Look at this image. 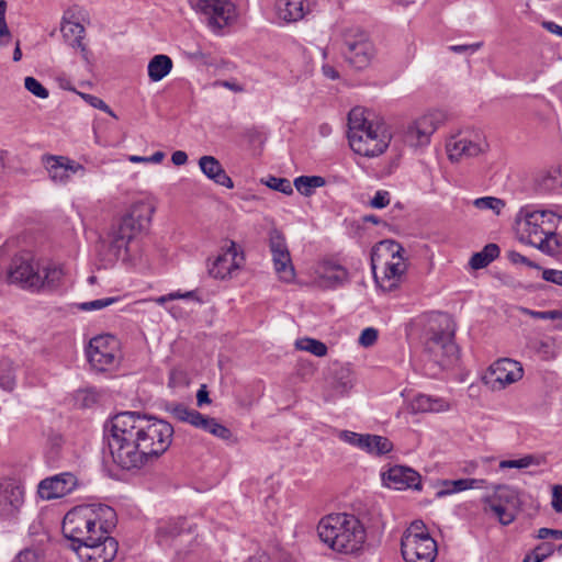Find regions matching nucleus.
Here are the masks:
<instances>
[{"label": "nucleus", "instance_id": "obj_1", "mask_svg": "<svg viewBox=\"0 0 562 562\" xmlns=\"http://www.w3.org/2000/svg\"><path fill=\"white\" fill-rule=\"evenodd\" d=\"M173 427L162 419L137 412L116 414L104 425V439L115 464L140 469L164 454L172 442Z\"/></svg>", "mask_w": 562, "mask_h": 562}, {"label": "nucleus", "instance_id": "obj_2", "mask_svg": "<svg viewBox=\"0 0 562 562\" xmlns=\"http://www.w3.org/2000/svg\"><path fill=\"white\" fill-rule=\"evenodd\" d=\"M116 525L114 509L104 504H88L71 508L64 517L61 531L70 549L100 540Z\"/></svg>", "mask_w": 562, "mask_h": 562}, {"label": "nucleus", "instance_id": "obj_3", "mask_svg": "<svg viewBox=\"0 0 562 562\" xmlns=\"http://www.w3.org/2000/svg\"><path fill=\"white\" fill-rule=\"evenodd\" d=\"M317 533L322 542L342 554L357 553L367 539L362 522L356 516L346 513L323 517L317 525Z\"/></svg>", "mask_w": 562, "mask_h": 562}, {"label": "nucleus", "instance_id": "obj_4", "mask_svg": "<svg viewBox=\"0 0 562 562\" xmlns=\"http://www.w3.org/2000/svg\"><path fill=\"white\" fill-rule=\"evenodd\" d=\"M562 225V216L551 211L522 207L518 213L520 240L543 252L552 254L561 247L558 240V228Z\"/></svg>", "mask_w": 562, "mask_h": 562}, {"label": "nucleus", "instance_id": "obj_5", "mask_svg": "<svg viewBox=\"0 0 562 562\" xmlns=\"http://www.w3.org/2000/svg\"><path fill=\"white\" fill-rule=\"evenodd\" d=\"M339 37V52L349 67L367 69L376 54L370 35L359 26H349L341 30Z\"/></svg>", "mask_w": 562, "mask_h": 562}, {"label": "nucleus", "instance_id": "obj_6", "mask_svg": "<svg viewBox=\"0 0 562 562\" xmlns=\"http://www.w3.org/2000/svg\"><path fill=\"white\" fill-rule=\"evenodd\" d=\"M154 212L150 203L140 201L134 203L122 216L110 234V247L117 256L122 250H127L130 241L150 223Z\"/></svg>", "mask_w": 562, "mask_h": 562}, {"label": "nucleus", "instance_id": "obj_7", "mask_svg": "<svg viewBox=\"0 0 562 562\" xmlns=\"http://www.w3.org/2000/svg\"><path fill=\"white\" fill-rule=\"evenodd\" d=\"M401 552L405 562H434L438 553L437 542L423 520H414L403 532Z\"/></svg>", "mask_w": 562, "mask_h": 562}, {"label": "nucleus", "instance_id": "obj_8", "mask_svg": "<svg viewBox=\"0 0 562 562\" xmlns=\"http://www.w3.org/2000/svg\"><path fill=\"white\" fill-rule=\"evenodd\" d=\"M445 326L432 330L426 341V350L434 357V361L441 366H450L458 359L459 349L456 345L454 325L449 317L443 319Z\"/></svg>", "mask_w": 562, "mask_h": 562}, {"label": "nucleus", "instance_id": "obj_9", "mask_svg": "<svg viewBox=\"0 0 562 562\" xmlns=\"http://www.w3.org/2000/svg\"><path fill=\"white\" fill-rule=\"evenodd\" d=\"M485 136L479 131H461L446 143V150L451 161L476 157L487 149Z\"/></svg>", "mask_w": 562, "mask_h": 562}, {"label": "nucleus", "instance_id": "obj_10", "mask_svg": "<svg viewBox=\"0 0 562 562\" xmlns=\"http://www.w3.org/2000/svg\"><path fill=\"white\" fill-rule=\"evenodd\" d=\"M391 135L387 133L384 124L375 123L368 127L362 134L352 137L349 140L351 149L364 157H375L383 154L389 147Z\"/></svg>", "mask_w": 562, "mask_h": 562}, {"label": "nucleus", "instance_id": "obj_11", "mask_svg": "<svg viewBox=\"0 0 562 562\" xmlns=\"http://www.w3.org/2000/svg\"><path fill=\"white\" fill-rule=\"evenodd\" d=\"M445 112L436 110L412 122L404 132V140L412 147L429 144L430 136L446 121Z\"/></svg>", "mask_w": 562, "mask_h": 562}, {"label": "nucleus", "instance_id": "obj_12", "mask_svg": "<svg viewBox=\"0 0 562 562\" xmlns=\"http://www.w3.org/2000/svg\"><path fill=\"white\" fill-rule=\"evenodd\" d=\"M87 357L91 367L100 372L110 370L116 364V341L111 335L92 338L87 348Z\"/></svg>", "mask_w": 562, "mask_h": 562}, {"label": "nucleus", "instance_id": "obj_13", "mask_svg": "<svg viewBox=\"0 0 562 562\" xmlns=\"http://www.w3.org/2000/svg\"><path fill=\"white\" fill-rule=\"evenodd\" d=\"M269 248L272 255L274 270L280 280L292 282L295 278V270L292 265L291 255L284 235L277 228L269 233Z\"/></svg>", "mask_w": 562, "mask_h": 562}, {"label": "nucleus", "instance_id": "obj_14", "mask_svg": "<svg viewBox=\"0 0 562 562\" xmlns=\"http://www.w3.org/2000/svg\"><path fill=\"white\" fill-rule=\"evenodd\" d=\"M194 8L206 16L214 31L222 30L235 19V5L229 0H199Z\"/></svg>", "mask_w": 562, "mask_h": 562}, {"label": "nucleus", "instance_id": "obj_15", "mask_svg": "<svg viewBox=\"0 0 562 562\" xmlns=\"http://www.w3.org/2000/svg\"><path fill=\"white\" fill-rule=\"evenodd\" d=\"M524 375L521 364L513 359L503 358L495 361L485 375V382L493 390H503L509 384L519 381Z\"/></svg>", "mask_w": 562, "mask_h": 562}, {"label": "nucleus", "instance_id": "obj_16", "mask_svg": "<svg viewBox=\"0 0 562 562\" xmlns=\"http://www.w3.org/2000/svg\"><path fill=\"white\" fill-rule=\"evenodd\" d=\"M41 160L49 179L56 184L68 183L71 175L83 176L86 173V168L81 164L66 156L46 154L42 156Z\"/></svg>", "mask_w": 562, "mask_h": 562}, {"label": "nucleus", "instance_id": "obj_17", "mask_svg": "<svg viewBox=\"0 0 562 562\" xmlns=\"http://www.w3.org/2000/svg\"><path fill=\"white\" fill-rule=\"evenodd\" d=\"M8 278L11 283H18L24 289L40 290L42 273L38 266H34L29 258L16 256L12 259Z\"/></svg>", "mask_w": 562, "mask_h": 562}, {"label": "nucleus", "instance_id": "obj_18", "mask_svg": "<svg viewBox=\"0 0 562 562\" xmlns=\"http://www.w3.org/2000/svg\"><path fill=\"white\" fill-rule=\"evenodd\" d=\"M245 262L243 250H238L235 241L229 240L222 248V252L209 266V273L215 279H225L231 277L234 271L240 269Z\"/></svg>", "mask_w": 562, "mask_h": 562}, {"label": "nucleus", "instance_id": "obj_19", "mask_svg": "<svg viewBox=\"0 0 562 562\" xmlns=\"http://www.w3.org/2000/svg\"><path fill=\"white\" fill-rule=\"evenodd\" d=\"M119 543L105 532L100 540H92L90 543L77 546L75 551L81 562H111L117 554Z\"/></svg>", "mask_w": 562, "mask_h": 562}, {"label": "nucleus", "instance_id": "obj_20", "mask_svg": "<svg viewBox=\"0 0 562 562\" xmlns=\"http://www.w3.org/2000/svg\"><path fill=\"white\" fill-rule=\"evenodd\" d=\"M339 438L370 454L383 456L392 451L393 443L383 436L371 434H357L350 430H341Z\"/></svg>", "mask_w": 562, "mask_h": 562}, {"label": "nucleus", "instance_id": "obj_21", "mask_svg": "<svg viewBox=\"0 0 562 562\" xmlns=\"http://www.w3.org/2000/svg\"><path fill=\"white\" fill-rule=\"evenodd\" d=\"M403 251V247L394 241V240H383L380 241L373 249L371 254L372 260V269H375V261L385 255H390L392 259H396V261H386L384 263V274L387 279H394L400 277L404 272V263L402 262L401 252Z\"/></svg>", "mask_w": 562, "mask_h": 562}, {"label": "nucleus", "instance_id": "obj_22", "mask_svg": "<svg viewBox=\"0 0 562 562\" xmlns=\"http://www.w3.org/2000/svg\"><path fill=\"white\" fill-rule=\"evenodd\" d=\"M24 503V490L13 480L0 482V518H13Z\"/></svg>", "mask_w": 562, "mask_h": 562}, {"label": "nucleus", "instance_id": "obj_23", "mask_svg": "<svg viewBox=\"0 0 562 562\" xmlns=\"http://www.w3.org/2000/svg\"><path fill=\"white\" fill-rule=\"evenodd\" d=\"M77 483V477L72 473L64 472L42 480L37 492L43 499L60 498L71 493L76 488Z\"/></svg>", "mask_w": 562, "mask_h": 562}, {"label": "nucleus", "instance_id": "obj_24", "mask_svg": "<svg viewBox=\"0 0 562 562\" xmlns=\"http://www.w3.org/2000/svg\"><path fill=\"white\" fill-rule=\"evenodd\" d=\"M383 481L387 487L398 491L406 488H422L419 473L404 465H394L390 468L389 471L383 474Z\"/></svg>", "mask_w": 562, "mask_h": 562}, {"label": "nucleus", "instance_id": "obj_25", "mask_svg": "<svg viewBox=\"0 0 562 562\" xmlns=\"http://www.w3.org/2000/svg\"><path fill=\"white\" fill-rule=\"evenodd\" d=\"M276 11L283 22L294 23L302 20L310 12V8L305 0H279Z\"/></svg>", "mask_w": 562, "mask_h": 562}, {"label": "nucleus", "instance_id": "obj_26", "mask_svg": "<svg viewBox=\"0 0 562 562\" xmlns=\"http://www.w3.org/2000/svg\"><path fill=\"white\" fill-rule=\"evenodd\" d=\"M202 172L216 184L227 189L234 188V182L226 173L220 161L213 156H202L199 160Z\"/></svg>", "mask_w": 562, "mask_h": 562}, {"label": "nucleus", "instance_id": "obj_27", "mask_svg": "<svg viewBox=\"0 0 562 562\" xmlns=\"http://www.w3.org/2000/svg\"><path fill=\"white\" fill-rule=\"evenodd\" d=\"M318 283L325 288H336L348 281L349 273L342 266L326 261L324 262L318 272Z\"/></svg>", "mask_w": 562, "mask_h": 562}, {"label": "nucleus", "instance_id": "obj_28", "mask_svg": "<svg viewBox=\"0 0 562 562\" xmlns=\"http://www.w3.org/2000/svg\"><path fill=\"white\" fill-rule=\"evenodd\" d=\"M186 518L179 517L159 522L156 538L160 546H171L173 540L186 530Z\"/></svg>", "mask_w": 562, "mask_h": 562}, {"label": "nucleus", "instance_id": "obj_29", "mask_svg": "<svg viewBox=\"0 0 562 562\" xmlns=\"http://www.w3.org/2000/svg\"><path fill=\"white\" fill-rule=\"evenodd\" d=\"M61 33L74 48L80 49L83 59L88 60V49L83 43L86 34L83 25L78 22L64 21L61 23Z\"/></svg>", "mask_w": 562, "mask_h": 562}, {"label": "nucleus", "instance_id": "obj_30", "mask_svg": "<svg viewBox=\"0 0 562 562\" xmlns=\"http://www.w3.org/2000/svg\"><path fill=\"white\" fill-rule=\"evenodd\" d=\"M173 66L172 59L164 54L155 55L148 63L147 71L151 81L162 80L171 71Z\"/></svg>", "mask_w": 562, "mask_h": 562}, {"label": "nucleus", "instance_id": "obj_31", "mask_svg": "<svg viewBox=\"0 0 562 562\" xmlns=\"http://www.w3.org/2000/svg\"><path fill=\"white\" fill-rule=\"evenodd\" d=\"M411 406L414 412H443L449 408L448 402L443 398L426 394L416 395L413 398Z\"/></svg>", "mask_w": 562, "mask_h": 562}, {"label": "nucleus", "instance_id": "obj_32", "mask_svg": "<svg viewBox=\"0 0 562 562\" xmlns=\"http://www.w3.org/2000/svg\"><path fill=\"white\" fill-rule=\"evenodd\" d=\"M486 481L482 479H459L454 481H443V490L437 492L438 497L445 495L462 492L470 488H483L485 487Z\"/></svg>", "mask_w": 562, "mask_h": 562}, {"label": "nucleus", "instance_id": "obj_33", "mask_svg": "<svg viewBox=\"0 0 562 562\" xmlns=\"http://www.w3.org/2000/svg\"><path fill=\"white\" fill-rule=\"evenodd\" d=\"M482 502L484 504V513H493L503 526H508L516 519V510L487 497H483Z\"/></svg>", "mask_w": 562, "mask_h": 562}, {"label": "nucleus", "instance_id": "obj_34", "mask_svg": "<svg viewBox=\"0 0 562 562\" xmlns=\"http://www.w3.org/2000/svg\"><path fill=\"white\" fill-rule=\"evenodd\" d=\"M375 123L369 122L364 116V112L360 108L352 109L348 114V140L362 134L368 127L374 126Z\"/></svg>", "mask_w": 562, "mask_h": 562}, {"label": "nucleus", "instance_id": "obj_35", "mask_svg": "<svg viewBox=\"0 0 562 562\" xmlns=\"http://www.w3.org/2000/svg\"><path fill=\"white\" fill-rule=\"evenodd\" d=\"M18 366L9 358H0V389L12 392L16 385Z\"/></svg>", "mask_w": 562, "mask_h": 562}, {"label": "nucleus", "instance_id": "obj_36", "mask_svg": "<svg viewBox=\"0 0 562 562\" xmlns=\"http://www.w3.org/2000/svg\"><path fill=\"white\" fill-rule=\"evenodd\" d=\"M490 499H494L501 505H505L514 510L519 505L518 492L507 485H498L492 495L486 496Z\"/></svg>", "mask_w": 562, "mask_h": 562}, {"label": "nucleus", "instance_id": "obj_37", "mask_svg": "<svg viewBox=\"0 0 562 562\" xmlns=\"http://www.w3.org/2000/svg\"><path fill=\"white\" fill-rule=\"evenodd\" d=\"M498 256L499 247L496 244H487L481 251L472 255L470 266L474 270L485 268Z\"/></svg>", "mask_w": 562, "mask_h": 562}, {"label": "nucleus", "instance_id": "obj_38", "mask_svg": "<svg viewBox=\"0 0 562 562\" xmlns=\"http://www.w3.org/2000/svg\"><path fill=\"white\" fill-rule=\"evenodd\" d=\"M42 284L41 289H55L59 285L64 271L63 268L55 263H47L41 269Z\"/></svg>", "mask_w": 562, "mask_h": 562}, {"label": "nucleus", "instance_id": "obj_39", "mask_svg": "<svg viewBox=\"0 0 562 562\" xmlns=\"http://www.w3.org/2000/svg\"><path fill=\"white\" fill-rule=\"evenodd\" d=\"M536 183L542 192L553 191L562 187V173L558 169L546 171L538 176Z\"/></svg>", "mask_w": 562, "mask_h": 562}, {"label": "nucleus", "instance_id": "obj_40", "mask_svg": "<svg viewBox=\"0 0 562 562\" xmlns=\"http://www.w3.org/2000/svg\"><path fill=\"white\" fill-rule=\"evenodd\" d=\"M171 414L180 422L188 423L195 428H199L202 424L203 414L200 412L189 408L183 404H177L171 408Z\"/></svg>", "mask_w": 562, "mask_h": 562}, {"label": "nucleus", "instance_id": "obj_41", "mask_svg": "<svg viewBox=\"0 0 562 562\" xmlns=\"http://www.w3.org/2000/svg\"><path fill=\"white\" fill-rule=\"evenodd\" d=\"M325 182L321 176H301L294 180L293 184L301 194L310 196L315 188L323 187Z\"/></svg>", "mask_w": 562, "mask_h": 562}, {"label": "nucleus", "instance_id": "obj_42", "mask_svg": "<svg viewBox=\"0 0 562 562\" xmlns=\"http://www.w3.org/2000/svg\"><path fill=\"white\" fill-rule=\"evenodd\" d=\"M199 428L221 439L226 440L232 437V431L226 426L220 424L213 417H207L203 415L202 424H200Z\"/></svg>", "mask_w": 562, "mask_h": 562}, {"label": "nucleus", "instance_id": "obj_43", "mask_svg": "<svg viewBox=\"0 0 562 562\" xmlns=\"http://www.w3.org/2000/svg\"><path fill=\"white\" fill-rule=\"evenodd\" d=\"M295 346L300 350L311 352L316 357H324L327 353V346L314 338H302L296 340Z\"/></svg>", "mask_w": 562, "mask_h": 562}, {"label": "nucleus", "instance_id": "obj_44", "mask_svg": "<svg viewBox=\"0 0 562 562\" xmlns=\"http://www.w3.org/2000/svg\"><path fill=\"white\" fill-rule=\"evenodd\" d=\"M542 459L533 454L525 456L520 459L515 460H503L499 463L501 469H525L530 465H540Z\"/></svg>", "mask_w": 562, "mask_h": 562}, {"label": "nucleus", "instance_id": "obj_45", "mask_svg": "<svg viewBox=\"0 0 562 562\" xmlns=\"http://www.w3.org/2000/svg\"><path fill=\"white\" fill-rule=\"evenodd\" d=\"M473 205L479 210H491L498 215L504 209L505 202L495 196H483L475 199Z\"/></svg>", "mask_w": 562, "mask_h": 562}, {"label": "nucleus", "instance_id": "obj_46", "mask_svg": "<svg viewBox=\"0 0 562 562\" xmlns=\"http://www.w3.org/2000/svg\"><path fill=\"white\" fill-rule=\"evenodd\" d=\"M262 183H265L268 188L279 191L284 194H292V183L286 178H278L274 176H269L265 180L262 179Z\"/></svg>", "mask_w": 562, "mask_h": 562}, {"label": "nucleus", "instance_id": "obj_47", "mask_svg": "<svg viewBox=\"0 0 562 562\" xmlns=\"http://www.w3.org/2000/svg\"><path fill=\"white\" fill-rule=\"evenodd\" d=\"M24 87L32 94L41 99H46L49 94L48 90L34 77H26L24 79Z\"/></svg>", "mask_w": 562, "mask_h": 562}, {"label": "nucleus", "instance_id": "obj_48", "mask_svg": "<svg viewBox=\"0 0 562 562\" xmlns=\"http://www.w3.org/2000/svg\"><path fill=\"white\" fill-rule=\"evenodd\" d=\"M522 314L528 315L532 318L539 319H560L562 318V311H533L527 307H520Z\"/></svg>", "mask_w": 562, "mask_h": 562}, {"label": "nucleus", "instance_id": "obj_49", "mask_svg": "<svg viewBox=\"0 0 562 562\" xmlns=\"http://www.w3.org/2000/svg\"><path fill=\"white\" fill-rule=\"evenodd\" d=\"M177 299H184V300H196L200 302V299L196 296V291H187V292H171L166 295H161L157 299H155V302L159 305H164L165 303L177 300Z\"/></svg>", "mask_w": 562, "mask_h": 562}, {"label": "nucleus", "instance_id": "obj_50", "mask_svg": "<svg viewBox=\"0 0 562 562\" xmlns=\"http://www.w3.org/2000/svg\"><path fill=\"white\" fill-rule=\"evenodd\" d=\"M116 301H117L116 297L98 299V300L80 303L78 305V307H79V310L86 311V312L95 311V310H101V308L108 307Z\"/></svg>", "mask_w": 562, "mask_h": 562}, {"label": "nucleus", "instance_id": "obj_51", "mask_svg": "<svg viewBox=\"0 0 562 562\" xmlns=\"http://www.w3.org/2000/svg\"><path fill=\"white\" fill-rule=\"evenodd\" d=\"M80 95L91 106L99 109L116 119L115 113L111 110V108L102 99H100L95 95H92V94H88V93H80Z\"/></svg>", "mask_w": 562, "mask_h": 562}, {"label": "nucleus", "instance_id": "obj_52", "mask_svg": "<svg viewBox=\"0 0 562 562\" xmlns=\"http://www.w3.org/2000/svg\"><path fill=\"white\" fill-rule=\"evenodd\" d=\"M378 336V329L373 327H367L361 331L358 341L362 347H371L376 342Z\"/></svg>", "mask_w": 562, "mask_h": 562}, {"label": "nucleus", "instance_id": "obj_53", "mask_svg": "<svg viewBox=\"0 0 562 562\" xmlns=\"http://www.w3.org/2000/svg\"><path fill=\"white\" fill-rule=\"evenodd\" d=\"M391 202L390 192L386 190H379L374 196L370 200L369 205L373 209H384Z\"/></svg>", "mask_w": 562, "mask_h": 562}, {"label": "nucleus", "instance_id": "obj_54", "mask_svg": "<svg viewBox=\"0 0 562 562\" xmlns=\"http://www.w3.org/2000/svg\"><path fill=\"white\" fill-rule=\"evenodd\" d=\"M555 548L552 543L550 542H543L539 546H537L532 552L541 560H546L547 558H549L550 555L553 554Z\"/></svg>", "mask_w": 562, "mask_h": 562}, {"label": "nucleus", "instance_id": "obj_55", "mask_svg": "<svg viewBox=\"0 0 562 562\" xmlns=\"http://www.w3.org/2000/svg\"><path fill=\"white\" fill-rule=\"evenodd\" d=\"M542 279L547 282H551L562 286V270L543 269Z\"/></svg>", "mask_w": 562, "mask_h": 562}, {"label": "nucleus", "instance_id": "obj_56", "mask_svg": "<svg viewBox=\"0 0 562 562\" xmlns=\"http://www.w3.org/2000/svg\"><path fill=\"white\" fill-rule=\"evenodd\" d=\"M551 504L555 512H562V485L553 487Z\"/></svg>", "mask_w": 562, "mask_h": 562}, {"label": "nucleus", "instance_id": "obj_57", "mask_svg": "<svg viewBox=\"0 0 562 562\" xmlns=\"http://www.w3.org/2000/svg\"><path fill=\"white\" fill-rule=\"evenodd\" d=\"M480 47H481V44L480 43H475V44H470V45H451L449 47V49L451 52H454V53H458V54H462V53H468V52L474 53Z\"/></svg>", "mask_w": 562, "mask_h": 562}, {"label": "nucleus", "instance_id": "obj_58", "mask_svg": "<svg viewBox=\"0 0 562 562\" xmlns=\"http://www.w3.org/2000/svg\"><path fill=\"white\" fill-rule=\"evenodd\" d=\"M548 537H553L555 539H562V530L550 529V528H540L538 530L539 539H547Z\"/></svg>", "mask_w": 562, "mask_h": 562}, {"label": "nucleus", "instance_id": "obj_59", "mask_svg": "<svg viewBox=\"0 0 562 562\" xmlns=\"http://www.w3.org/2000/svg\"><path fill=\"white\" fill-rule=\"evenodd\" d=\"M215 86H220V87L229 89V90H232L234 92H243L244 91V87L241 85H239L236 81H232V80L216 81Z\"/></svg>", "mask_w": 562, "mask_h": 562}, {"label": "nucleus", "instance_id": "obj_60", "mask_svg": "<svg viewBox=\"0 0 562 562\" xmlns=\"http://www.w3.org/2000/svg\"><path fill=\"white\" fill-rule=\"evenodd\" d=\"M513 261L514 262H520V263H524L530 268H535V269H541V267L539 265H537L536 262L531 261L529 258L520 255V254H513Z\"/></svg>", "mask_w": 562, "mask_h": 562}, {"label": "nucleus", "instance_id": "obj_61", "mask_svg": "<svg viewBox=\"0 0 562 562\" xmlns=\"http://www.w3.org/2000/svg\"><path fill=\"white\" fill-rule=\"evenodd\" d=\"M187 160H188V155H187V153H184L182 150H176L171 155V161L176 166H182L187 162Z\"/></svg>", "mask_w": 562, "mask_h": 562}, {"label": "nucleus", "instance_id": "obj_62", "mask_svg": "<svg viewBox=\"0 0 562 562\" xmlns=\"http://www.w3.org/2000/svg\"><path fill=\"white\" fill-rule=\"evenodd\" d=\"M186 56L189 60H192V61H205V58H206V55L200 48H196L191 52H187Z\"/></svg>", "mask_w": 562, "mask_h": 562}, {"label": "nucleus", "instance_id": "obj_63", "mask_svg": "<svg viewBox=\"0 0 562 562\" xmlns=\"http://www.w3.org/2000/svg\"><path fill=\"white\" fill-rule=\"evenodd\" d=\"M198 405L202 406L203 404H210L211 400L209 397V392L205 389V385H202L201 389L196 393Z\"/></svg>", "mask_w": 562, "mask_h": 562}, {"label": "nucleus", "instance_id": "obj_64", "mask_svg": "<svg viewBox=\"0 0 562 562\" xmlns=\"http://www.w3.org/2000/svg\"><path fill=\"white\" fill-rule=\"evenodd\" d=\"M542 26L550 33H553L562 37V26L558 25L557 23L551 21H543Z\"/></svg>", "mask_w": 562, "mask_h": 562}]
</instances>
